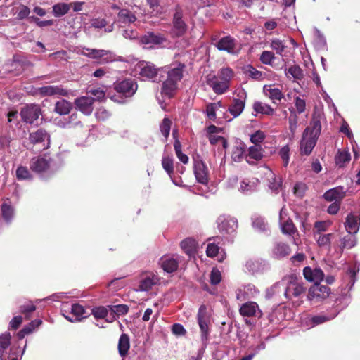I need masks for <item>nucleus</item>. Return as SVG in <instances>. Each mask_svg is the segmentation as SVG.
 I'll list each match as a JSON object with an SVG mask.
<instances>
[{"mask_svg": "<svg viewBox=\"0 0 360 360\" xmlns=\"http://www.w3.org/2000/svg\"><path fill=\"white\" fill-rule=\"evenodd\" d=\"M356 245V238L354 236H346L341 240V245L343 248H352Z\"/></svg>", "mask_w": 360, "mask_h": 360, "instance_id": "e2e57ef3", "label": "nucleus"}, {"mask_svg": "<svg viewBox=\"0 0 360 360\" xmlns=\"http://www.w3.org/2000/svg\"><path fill=\"white\" fill-rule=\"evenodd\" d=\"M209 316H198V323L201 332V340L205 346L207 345L210 330H209Z\"/></svg>", "mask_w": 360, "mask_h": 360, "instance_id": "473e14b6", "label": "nucleus"}, {"mask_svg": "<svg viewBox=\"0 0 360 360\" xmlns=\"http://www.w3.org/2000/svg\"><path fill=\"white\" fill-rule=\"evenodd\" d=\"M314 238L317 243V245L320 248L330 249L331 240L333 238V233H322L319 235H314Z\"/></svg>", "mask_w": 360, "mask_h": 360, "instance_id": "a19ab883", "label": "nucleus"}, {"mask_svg": "<svg viewBox=\"0 0 360 360\" xmlns=\"http://www.w3.org/2000/svg\"><path fill=\"white\" fill-rule=\"evenodd\" d=\"M303 275L306 280L314 282V283H320L324 278V273L318 267L314 269L309 266L305 267L303 269Z\"/></svg>", "mask_w": 360, "mask_h": 360, "instance_id": "393cba45", "label": "nucleus"}, {"mask_svg": "<svg viewBox=\"0 0 360 360\" xmlns=\"http://www.w3.org/2000/svg\"><path fill=\"white\" fill-rule=\"evenodd\" d=\"M346 191L342 186H337L326 191L323 195V198L328 202H340L345 197Z\"/></svg>", "mask_w": 360, "mask_h": 360, "instance_id": "4be33fe9", "label": "nucleus"}, {"mask_svg": "<svg viewBox=\"0 0 360 360\" xmlns=\"http://www.w3.org/2000/svg\"><path fill=\"white\" fill-rule=\"evenodd\" d=\"M137 84L131 79H126L115 84V89L126 98L131 97L136 91Z\"/></svg>", "mask_w": 360, "mask_h": 360, "instance_id": "dca6fc26", "label": "nucleus"}, {"mask_svg": "<svg viewBox=\"0 0 360 360\" xmlns=\"http://www.w3.org/2000/svg\"><path fill=\"white\" fill-rule=\"evenodd\" d=\"M307 189V186L304 183L298 182L295 184L293 188V193L298 198H302Z\"/></svg>", "mask_w": 360, "mask_h": 360, "instance_id": "338daca9", "label": "nucleus"}, {"mask_svg": "<svg viewBox=\"0 0 360 360\" xmlns=\"http://www.w3.org/2000/svg\"><path fill=\"white\" fill-rule=\"evenodd\" d=\"M94 99L90 96H81L75 101L76 108L85 115H90L93 111Z\"/></svg>", "mask_w": 360, "mask_h": 360, "instance_id": "412c9836", "label": "nucleus"}, {"mask_svg": "<svg viewBox=\"0 0 360 360\" xmlns=\"http://www.w3.org/2000/svg\"><path fill=\"white\" fill-rule=\"evenodd\" d=\"M217 228L223 235H232L238 229V221L230 215H220L217 220Z\"/></svg>", "mask_w": 360, "mask_h": 360, "instance_id": "423d86ee", "label": "nucleus"}, {"mask_svg": "<svg viewBox=\"0 0 360 360\" xmlns=\"http://www.w3.org/2000/svg\"><path fill=\"white\" fill-rule=\"evenodd\" d=\"M331 225V222L329 221H316L314 224V236L322 234L326 231L328 227Z\"/></svg>", "mask_w": 360, "mask_h": 360, "instance_id": "5fc2aeb1", "label": "nucleus"}, {"mask_svg": "<svg viewBox=\"0 0 360 360\" xmlns=\"http://www.w3.org/2000/svg\"><path fill=\"white\" fill-rule=\"evenodd\" d=\"M345 226L349 234L356 233L360 226V218L352 213L349 214L346 218Z\"/></svg>", "mask_w": 360, "mask_h": 360, "instance_id": "c85d7f7f", "label": "nucleus"}, {"mask_svg": "<svg viewBox=\"0 0 360 360\" xmlns=\"http://www.w3.org/2000/svg\"><path fill=\"white\" fill-rule=\"evenodd\" d=\"M158 281L159 279L156 276L153 274L147 275L140 281L139 289L142 291H148Z\"/></svg>", "mask_w": 360, "mask_h": 360, "instance_id": "c9c22d12", "label": "nucleus"}, {"mask_svg": "<svg viewBox=\"0 0 360 360\" xmlns=\"http://www.w3.org/2000/svg\"><path fill=\"white\" fill-rule=\"evenodd\" d=\"M171 128V121L168 118H164L162 123L160 125V129L162 134L167 139L169 136Z\"/></svg>", "mask_w": 360, "mask_h": 360, "instance_id": "69168bd1", "label": "nucleus"}, {"mask_svg": "<svg viewBox=\"0 0 360 360\" xmlns=\"http://www.w3.org/2000/svg\"><path fill=\"white\" fill-rule=\"evenodd\" d=\"M350 303V298L347 296L339 297L334 304L335 310L339 313L342 309L346 308Z\"/></svg>", "mask_w": 360, "mask_h": 360, "instance_id": "4d7b16f0", "label": "nucleus"}, {"mask_svg": "<svg viewBox=\"0 0 360 360\" xmlns=\"http://www.w3.org/2000/svg\"><path fill=\"white\" fill-rule=\"evenodd\" d=\"M286 74H290L295 79H300L302 78L303 73L300 66L294 65L290 66L286 71Z\"/></svg>", "mask_w": 360, "mask_h": 360, "instance_id": "0e129e2a", "label": "nucleus"}, {"mask_svg": "<svg viewBox=\"0 0 360 360\" xmlns=\"http://www.w3.org/2000/svg\"><path fill=\"white\" fill-rule=\"evenodd\" d=\"M167 41V37L160 33L148 32L140 39V42L146 49L158 47Z\"/></svg>", "mask_w": 360, "mask_h": 360, "instance_id": "6e6552de", "label": "nucleus"}, {"mask_svg": "<svg viewBox=\"0 0 360 360\" xmlns=\"http://www.w3.org/2000/svg\"><path fill=\"white\" fill-rule=\"evenodd\" d=\"M72 108V104L66 100L62 99L55 104L54 110L60 115H68Z\"/></svg>", "mask_w": 360, "mask_h": 360, "instance_id": "49530a36", "label": "nucleus"}, {"mask_svg": "<svg viewBox=\"0 0 360 360\" xmlns=\"http://www.w3.org/2000/svg\"><path fill=\"white\" fill-rule=\"evenodd\" d=\"M262 152L263 150L260 145L256 144L250 146L248 149V153L246 155L247 162H250V159L255 160H259L262 159L263 156Z\"/></svg>", "mask_w": 360, "mask_h": 360, "instance_id": "37998d69", "label": "nucleus"}, {"mask_svg": "<svg viewBox=\"0 0 360 360\" xmlns=\"http://www.w3.org/2000/svg\"><path fill=\"white\" fill-rule=\"evenodd\" d=\"M259 294L257 288L251 283L244 285L236 290V298L239 300H245L250 297H254Z\"/></svg>", "mask_w": 360, "mask_h": 360, "instance_id": "5701e85b", "label": "nucleus"}, {"mask_svg": "<svg viewBox=\"0 0 360 360\" xmlns=\"http://www.w3.org/2000/svg\"><path fill=\"white\" fill-rule=\"evenodd\" d=\"M252 227L255 231L261 233H267L269 230L268 224L262 217L252 219Z\"/></svg>", "mask_w": 360, "mask_h": 360, "instance_id": "8fccbe9b", "label": "nucleus"}, {"mask_svg": "<svg viewBox=\"0 0 360 360\" xmlns=\"http://www.w3.org/2000/svg\"><path fill=\"white\" fill-rule=\"evenodd\" d=\"M245 146L243 143L235 145L231 150V158L235 162H240L244 157Z\"/></svg>", "mask_w": 360, "mask_h": 360, "instance_id": "c03bdc74", "label": "nucleus"}, {"mask_svg": "<svg viewBox=\"0 0 360 360\" xmlns=\"http://www.w3.org/2000/svg\"><path fill=\"white\" fill-rule=\"evenodd\" d=\"M26 344L22 348L11 345V335L9 332L0 335V360H20L25 353Z\"/></svg>", "mask_w": 360, "mask_h": 360, "instance_id": "7ed1b4c3", "label": "nucleus"}, {"mask_svg": "<svg viewBox=\"0 0 360 360\" xmlns=\"http://www.w3.org/2000/svg\"><path fill=\"white\" fill-rule=\"evenodd\" d=\"M286 279V285L284 287L285 296L288 299L298 297L304 292V288L297 280L292 278Z\"/></svg>", "mask_w": 360, "mask_h": 360, "instance_id": "ddd939ff", "label": "nucleus"}, {"mask_svg": "<svg viewBox=\"0 0 360 360\" xmlns=\"http://www.w3.org/2000/svg\"><path fill=\"white\" fill-rule=\"evenodd\" d=\"M129 307L126 304L100 306L91 310V315H124L128 313Z\"/></svg>", "mask_w": 360, "mask_h": 360, "instance_id": "1a4fd4ad", "label": "nucleus"}, {"mask_svg": "<svg viewBox=\"0 0 360 360\" xmlns=\"http://www.w3.org/2000/svg\"><path fill=\"white\" fill-rule=\"evenodd\" d=\"M81 54L89 58L97 60L100 64H107L114 61H123L122 56L116 55L110 50L83 48Z\"/></svg>", "mask_w": 360, "mask_h": 360, "instance_id": "20e7f679", "label": "nucleus"}, {"mask_svg": "<svg viewBox=\"0 0 360 360\" xmlns=\"http://www.w3.org/2000/svg\"><path fill=\"white\" fill-rule=\"evenodd\" d=\"M41 113L39 105L36 104L27 105L22 108L20 111L22 120L29 124H32L34 121L38 120Z\"/></svg>", "mask_w": 360, "mask_h": 360, "instance_id": "6ab92c4d", "label": "nucleus"}, {"mask_svg": "<svg viewBox=\"0 0 360 360\" xmlns=\"http://www.w3.org/2000/svg\"><path fill=\"white\" fill-rule=\"evenodd\" d=\"M264 92L274 103H276V101H280L283 97V94L279 89L274 88L271 85L264 86Z\"/></svg>", "mask_w": 360, "mask_h": 360, "instance_id": "ea45409f", "label": "nucleus"}, {"mask_svg": "<svg viewBox=\"0 0 360 360\" xmlns=\"http://www.w3.org/2000/svg\"><path fill=\"white\" fill-rule=\"evenodd\" d=\"M221 101L210 103L206 106L205 113L209 120L214 121L217 118L216 111L221 107Z\"/></svg>", "mask_w": 360, "mask_h": 360, "instance_id": "09e8293b", "label": "nucleus"}, {"mask_svg": "<svg viewBox=\"0 0 360 360\" xmlns=\"http://www.w3.org/2000/svg\"><path fill=\"white\" fill-rule=\"evenodd\" d=\"M69 306H70L71 313L72 315H83L86 313L85 307L81 304L75 303L70 304L68 302L63 304V307Z\"/></svg>", "mask_w": 360, "mask_h": 360, "instance_id": "6e6d98bb", "label": "nucleus"}, {"mask_svg": "<svg viewBox=\"0 0 360 360\" xmlns=\"http://www.w3.org/2000/svg\"><path fill=\"white\" fill-rule=\"evenodd\" d=\"M71 8V5L66 3H58L53 6V14L56 18H60L67 14Z\"/></svg>", "mask_w": 360, "mask_h": 360, "instance_id": "a18cd8bd", "label": "nucleus"}, {"mask_svg": "<svg viewBox=\"0 0 360 360\" xmlns=\"http://www.w3.org/2000/svg\"><path fill=\"white\" fill-rule=\"evenodd\" d=\"M279 223L281 231L283 234L294 236L297 230L292 221L288 217V211L285 207H282L279 213Z\"/></svg>", "mask_w": 360, "mask_h": 360, "instance_id": "2eb2a0df", "label": "nucleus"}, {"mask_svg": "<svg viewBox=\"0 0 360 360\" xmlns=\"http://www.w3.org/2000/svg\"><path fill=\"white\" fill-rule=\"evenodd\" d=\"M330 294V289L326 285L314 283L309 290L308 299L311 301L319 302L328 297Z\"/></svg>", "mask_w": 360, "mask_h": 360, "instance_id": "f3484780", "label": "nucleus"}, {"mask_svg": "<svg viewBox=\"0 0 360 360\" xmlns=\"http://www.w3.org/2000/svg\"><path fill=\"white\" fill-rule=\"evenodd\" d=\"M188 26L183 20V11L179 7H176L173 15L172 26L169 34L172 38L182 37L187 31Z\"/></svg>", "mask_w": 360, "mask_h": 360, "instance_id": "39448f33", "label": "nucleus"}, {"mask_svg": "<svg viewBox=\"0 0 360 360\" xmlns=\"http://www.w3.org/2000/svg\"><path fill=\"white\" fill-rule=\"evenodd\" d=\"M162 165L165 172L172 176L174 172L173 160L169 156H164L162 160Z\"/></svg>", "mask_w": 360, "mask_h": 360, "instance_id": "052dcab7", "label": "nucleus"}, {"mask_svg": "<svg viewBox=\"0 0 360 360\" xmlns=\"http://www.w3.org/2000/svg\"><path fill=\"white\" fill-rule=\"evenodd\" d=\"M274 59V54L271 51H264L260 56L261 62L265 65H271Z\"/></svg>", "mask_w": 360, "mask_h": 360, "instance_id": "774afa93", "label": "nucleus"}, {"mask_svg": "<svg viewBox=\"0 0 360 360\" xmlns=\"http://www.w3.org/2000/svg\"><path fill=\"white\" fill-rule=\"evenodd\" d=\"M42 323V320L40 319H36L31 321L28 324L25 325L22 330H20L18 334V338L22 340L25 335H27L34 331H35Z\"/></svg>", "mask_w": 360, "mask_h": 360, "instance_id": "c756f323", "label": "nucleus"}, {"mask_svg": "<svg viewBox=\"0 0 360 360\" xmlns=\"http://www.w3.org/2000/svg\"><path fill=\"white\" fill-rule=\"evenodd\" d=\"M240 315H262L259 305L257 302L250 301L243 304L240 308Z\"/></svg>", "mask_w": 360, "mask_h": 360, "instance_id": "2f4dec72", "label": "nucleus"}, {"mask_svg": "<svg viewBox=\"0 0 360 360\" xmlns=\"http://www.w3.org/2000/svg\"><path fill=\"white\" fill-rule=\"evenodd\" d=\"M207 83L217 94H224L228 90L229 86V84L227 82H224L215 76L208 77Z\"/></svg>", "mask_w": 360, "mask_h": 360, "instance_id": "bb28decb", "label": "nucleus"}, {"mask_svg": "<svg viewBox=\"0 0 360 360\" xmlns=\"http://www.w3.org/2000/svg\"><path fill=\"white\" fill-rule=\"evenodd\" d=\"M351 158L350 154L348 151L339 150L335 156V163L339 167H343L345 165L349 162Z\"/></svg>", "mask_w": 360, "mask_h": 360, "instance_id": "864d4df0", "label": "nucleus"}, {"mask_svg": "<svg viewBox=\"0 0 360 360\" xmlns=\"http://www.w3.org/2000/svg\"><path fill=\"white\" fill-rule=\"evenodd\" d=\"M1 212L4 219L6 222H11L14 217V209L8 203L4 202L1 205Z\"/></svg>", "mask_w": 360, "mask_h": 360, "instance_id": "3c124183", "label": "nucleus"}, {"mask_svg": "<svg viewBox=\"0 0 360 360\" xmlns=\"http://www.w3.org/2000/svg\"><path fill=\"white\" fill-rule=\"evenodd\" d=\"M16 178L18 180H29L32 179V174L26 167L20 166L16 169Z\"/></svg>", "mask_w": 360, "mask_h": 360, "instance_id": "13d9d810", "label": "nucleus"}, {"mask_svg": "<svg viewBox=\"0 0 360 360\" xmlns=\"http://www.w3.org/2000/svg\"><path fill=\"white\" fill-rule=\"evenodd\" d=\"M29 139L30 143L34 146H39V150L46 149L50 145V136L48 133L42 129L30 133Z\"/></svg>", "mask_w": 360, "mask_h": 360, "instance_id": "f8f14e48", "label": "nucleus"}, {"mask_svg": "<svg viewBox=\"0 0 360 360\" xmlns=\"http://www.w3.org/2000/svg\"><path fill=\"white\" fill-rule=\"evenodd\" d=\"M265 176L269 181V188L274 192H278V189L281 186V179H277L273 172L269 169H266Z\"/></svg>", "mask_w": 360, "mask_h": 360, "instance_id": "58836bf2", "label": "nucleus"}, {"mask_svg": "<svg viewBox=\"0 0 360 360\" xmlns=\"http://www.w3.org/2000/svg\"><path fill=\"white\" fill-rule=\"evenodd\" d=\"M253 109L257 113L262 115H273L274 112V109L268 104L257 101L253 104Z\"/></svg>", "mask_w": 360, "mask_h": 360, "instance_id": "de8ad7c7", "label": "nucleus"}, {"mask_svg": "<svg viewBox=\"0 0 360 360\" xmlns=\"http://www.w3.org/2000/svg\"><path fill=\"white\" fill-rule=\"evenodd\" d=\"M303 330H309L316 326L330 321L333 316H296Z\"/></svg>", "mask_w": 360, "mask_h": 360, "instance_id": "a211bd4d", "label": "nucleus"}, {"mask_svg": "<svg viewBox=\"0 0 360 360\" xmlns=\"http://www.w3.org/2000/svg\"><path fill=\"white\" fill-rule=\"evenodd\" d=\"M139 75L142 78L152 79L153 82H160L161 72L160 68H156L151 63H142L140 64Z\"/></svg>", "mask_w": 360, "mask_h": 360, "instance_id": "4468645a", "label": "nucleus"}, {"mask_svg": "<svg viewBox=\"0 0 360 360\" xmlns=\"http://www.w3.org/2000/svg\"><path fill=\"white\" fill-rule=\"evenodd\" d=\"M235 97L229 108V112L234 117L239 116L244 110L247 94L243 89H237L234 92Z\"/></svg>", "mask_w": 360, "mask_h": 360, "instance_id": "0eeeda50", "label": "nucleus"}, {"mask_svg": "<svg viewBox=\"0 0 360 360\" xmlns=\"http://www.w3.org/2000/svg\"><path fill=\"white\" fill-rule=\"evenodd\" d=\"M181 248L186 254L191 257L196 252L198 243L195 239L187 238L181 241Z\"/></svg>", "mask_w": 360, "mask_h": 360, "instance_id": "72a5a7b5", "label": "nucleus"}, {"mask_svg": "<svg viewBox=\"0 0 360 360\" xmlns=\"http://www.w3.org/2000/svg\"><path fill=\"white\" fill-rule=\"evenodd\" d=\"M94 324L98 328H105V323H112L115 320L116 316H94Z\"/></svg>", "mask_w": 360, "mask_h": 360, "instance_id": "bf43d9fd", "label": "nucleus"}, {"mask_svg": "<svg viewBox=\"0 0 360 360\" xmlns=\"http://www.w3.org/2000/svg\"><path fill=\"white\" fill-rule=\"evenodd\" d=\"M185 65L182 63L171 65L169 67L160 68L161 72L160 81L164 73L167 74L166 79L162 82L161 94L169 98H172L179 88V84L183 78Z\"/></svg>", "mask_w": 360, "mask_h": 360, "instance_id": "f257e3e1", "label": "nucleus"}, {"mask_svg": "<svg viewBox=\"0 0 360 360\" xmlns=\"http://www.w3.org/2000/svg\"><path fill=\"white\" fill-rule=\"evenodd\" d=\"M117 347L119 354L122 357L125 356L130 347L129 338L127 334L122 333L120 335Z\"/></svg>", "mask_w": 360, "mask_h": 360, "instance_id": "e433bc0d", "label": "nucleus"}, {"mask_svg": "<svg viewBox=\"0 0 360 360\" xmlns=\"http://www.w3.org/2000/svg\"><path fill=\"white\" fill-rule=\"evenodd\" d=\"M271 47L272 49L276 51L277 54L282 56L286 46L283 41L278 39H274L271 40Z\"/></svg>", "mask_w": 360, "mask_h": 360, "instance_id": "680f3d73", "label": "nucleus"}, {"mask_svg": "<svg viewBox=\"0 0 360 360\" xmlns=\"http://www.w3.org/2000/svg\"><path fill=\"white\" fill-rule=\"evenodd\" d=\"M39 93L42 96H68V91L61 86H45L39 89Z\"/></svg>", "mask_w": 360, "mask_h": 360, "instance_id": "cd10ccee", "label": "nucleus"}, {"mask_svg": "<svg viewBox=\"0 0 360 360\" xmlns=\"http://www.w3.org/2000/svg\"><path fill=\"white\" fill-rule=\"evenodd\" d=\"M286 285V279L283 278L282 281L274 283L271 288L266 290V297H271L274 294L279 292L284 289Z\"/></svg>", "mask_w": 360, "mask_h": 360, "instance_id": "603ef678", "label": "nucleus"}, {"mask_svg": "<svg viewBox=\"0 0 360 360\" xmlns=\"http://www.w3.org/2000/svg\"><path fill=\"white\" fill-rule=\"evenodd\" d=\"M259 183L257 179H244L240 181L239 191L246 195L250 194L257 190Z\"/></svg>", "mask_w": 360, "mask_h": 360, "instance_id": "7c9ffc66", "label": "nucleus"}, {"mask_svg": "<svg viewBox=\"0 0 360 360\" xmlns=\"http://www.w3.org/2000/svg\"><path fill=\"white\" fill-rule=\"evenodd\" d=\"M179 258L178 255H165L160 258V264L165 271L172 273L178 268Z\"/></svg>", "mask_w": 360, "mask_h": 360, "instance_id": "aec40b11", "label": "nucleus"}, {"mask_svg": "<svg viewBox=\"0 0 360 360\" xmlns=\"http://www.w3.org/2000/svg\"><path fill=\"white\" fill-rule=\"evenodd\" d=\"M118 20L124 24H129L136 20L135 14L128 9H122L118 13Z\"/></svg>", "mask_w": 360, "mask_h": 360, "instance_id": "79ce46f5", "label": "nucleus"}, {"mask_svg": "<svg viewBox=\"0 0 360 360\" xmlns=\"http://www.w3.org/2000/svg\"><path fill=\"white\" fill-rule=\"evenodd\" d=\"M290 252V247L283 243H278L272 250V255L274 258L281 259L286 257Z\"/></svg>", "mask_w": 360, "mask_h": 360, "instance_id": "f704fd0d", "label": "nucleus"}, {"mask_svg": "<svg viewBox=\"0 0 360 360\" xmlns=\"http://www.w3.org/2000/svg\"><path fill=\"white\" fill-rule=\"evenodd\" d=\"M52 159L49 156H38L32 158L30 161V169L37 173H42L54 170L51 167Z\"/></svg>", "mask_w": 360, "mask_h": 360, "instance_id": "9d476101", "label": "nucleus"}, {"mask_svg": "<svg viewBox=\"0 0 360 360\" xmlns=\"http://www.w3.org/2000/svg\"><path fill=\"white\" fill-rule=\"evenodd\" d=\"M214 45L219 51L231 54L238 53L240 49L238 41L231 36L221 38Z\"/></svg>", "mask_w": 360, "mask_h": 360, "instance_id": "9b49d317", "label": "nucleus"}, {"mask_svg": "<svg viewBox=\"0 0 360 360\" xmlns=\"http://www.w3.org/2000/svg\"><path fill=\"white\" fill-rule=\"evenodd\" d=\"M321 124L318 120L311 121L303 134L300 143V151L302 155H309L315 147L321 134Z\"/></svg>", "mask_w": 360, "mask_h": 360, "instance_id": "f03ea898", "label": "nucleus"}, {"mask_svg": "<svg viewBox=\"0 0 360 360\" xmlns=\"http://www.w3.org/2000/svg\"><path fill=\"white\" fill-rule=\"evenodd\" d=\"M265 176L269 181V188L274 192H278V189L281 186V179H277L273 172L269 169H266Z\"/></svg>", "mask_w": 360, "mask_h": 360, "instance_id": "4c0bfd02", "label": "nucleus"}, {"mask_svg": "<svg viewBox=\"0 0 360 360\" xmlns=\"http://www.w3.org/2000/svg\"><path fill=\"white\" fill-rule=\"evenodd\" d=\"M266 267L265 262L260 259H250L245 263V269L251 274L262 273Z\"/></svg>", "mask_w": 360, "mask_h": 360, "instance_id": "a878e982", "label": "nucleus"}, {"mask_svg": "<svg viewBox=\"0 0 360 360\" xmlns=\"http://www.w3.org/2000/svg\"><path fill=\"white\" fill-rule=\"evenodd\" d=\"M194 174L196 180L202 184H206L208 183V171L205 164L201 161H195L194 163Z\"/></svg>", "mask_w": 360, "mask_h": 360, "instance_id": "b1692460", "label": "nucleus"}]
</instances>
